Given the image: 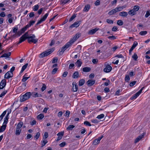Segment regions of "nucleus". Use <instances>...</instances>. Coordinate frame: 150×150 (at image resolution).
I'll use <instances>...</instances> for the list:
<instances>
[{
  "instance_id": "54",
  "label": "nucleus",
  "mask_w": 150,
  "mask_h": 150,
  "mask_svg": "<svg viewBox=\"0 0 150 150\" xmlns=\"http://www.w3.org/2000/svg\"><path fill=\"white\" fill-rule=\"evenodd\" d=\"M48 137V134L47 132H45L44 133V135L43 136V139H46Z\"/></svg>"
},
{
  "instance_id": "12",
  "label": "nucleus",
  "mask_w": 150,
  "mask_h": 150,
  "mask_svg": "<svg viewBox=\"0 0 150 150\" xmlns=\"http://www.w3.org/2000/svg\"><path fill=\"white\" fill-rule=\"evenodd\" d=\"M95 82V80L92 79H89L87 82L86 83L87 84L88 86H91L93 85Z\"/></svg>"
},
{
  "instance_id": "11",
  "label": "nucleus",
  "mask_w": 150,
  "mask_h": 150,
  "mask_svg": "<svg viewBox=\"0 0 150 150\" xmlns=\"http://www.w3.org/2000/svg\"><path fill=\"white\" fill-rule=\"evenodd\" d=\"M112 69V68L110 66L108 65L104 69V71L105 72H109L111 71Z\"/></svg>"
},
{
  "instance_id": "44",
  "label": "nucleus",
  "mask_w": 150,
  "mask_h": 150,
  "mask_svg": "<svg viewBox=\"0 0 150 150\" xmlns=\"http://www.w3.org/2000/svg\"><path fill=\"white\" fill-rule=\"evenodd\" d=\"M7 90H4V91L2 92L0 95V97H2L3 96H4L7 93Z\"/></svg>"
},
{
  "instance_id": "42",
  "label": "nucleus",
  "mask_w": 150,
  "mask_h": 150,
  "mask_svg": "<svg viewBox=\"0 0 150 150\" xmlns=\"http://www.w3.org/2000/svg\"><path fill=\"white\" fill-rule=\"evenodd\" d=\"M132 58L134 59V60L136 61L137 60L138 57L137 54L134 53V55L132 56Z\"/></svg>"
},
{
  "instance_id": "50",
  "label": "nucleus",
  "mask_w": 150,
  "mask_h": 150,
  "mask_svg": "<svg viewBox=\"0 0 150 150\" xmlns=\"http://www.w3.org/2000/svg\"><path fill=\"white\" fill-rule=\"evenodd\" d=\"M40 134L39 132H37L36 135L35 136V138L36 139V140H37L39 138Z\"/></svg>"
},
{
  "instance_id": "41",
  "label": "nucleus",
  "mask_w": 150,
  "mask_h": 150,
  "mask_svg": "<svg viewBox=\"0 0 150 150\" xmlns=\"http://www.w3.org/2000/svg\"><path fill=\"white\" fill-rule=\"evenodd\" d=\"M117 24L119 25H123V21L121 20H118L117 22Z\"/></svg>"
},
{
  "instance_id": "34",
  "label": "nucleus",
  "mask_w": 150,
  "mask_h": 150,
  "mask_svg": "<svg viewBox=\"0 0 150 150\" xmlns=\"http://www.w3.org/2000/svg\"><path fill=\"white\" fill-rule=\"evenodd\" d=\"M139 95L136 93L135 94H134L132 97L131 98V99L132 100L136 99Z\"/></svg>"
},
{
  "instance_id": "28",
  "label": "nucleus",
  "mask_w": 150,
  "mask_h": 150,
  "mask_svg": "<svg viewBox=\"0 0 150 150\" xmlns=\"http://www.w3.org/2000/svg\"><path fill=\"white\" fill-rule=\"evenodd\" d=\"M79 75V72L77 71H76L73 74L72 77L74 79H76L78 77Z\"/></svg>"
},
{
  "instance_id": "24",
  "label": "nucleus",
  "mask_w": 150,
  "mask_h": 150,
  "mask_svg": "<svg viewBox=\"0 0 150 150\" xmlns=\"http://www.w3.org/2000/svg\"><path fill=\"white\" fill-rule=\"evenodd\" d=\"M31 95L32 96L35 97H40L42 96L41 94H38L37 93H33Z\"/></svg>"
},
{
  "instance_id": "45",
  "label": "nucleus",
  "mask_w": 150,
  "mask_h": 150,
  "mask_svg": "<svg viewBox=\"0 0 150 150\" xmlns=\"http://www.w3.org/2000/svg\"><path fill=\"white\" fill-rule=\"evenodd\" d=\"M147 33V32L146 31H142L140 32L139 34L142 35H144Z\"/></svg>"
},
{
  "instance_id": "49",
  "label": "nucleus",
  "mask_w": 150,
  "mask_h": 150,
  "mask_svg": "<svg viewBox=\"0 0 150 150\" xmlns=\"http://www.w3.org/2000/svg\"><path fill=\"white\" fill-rule=\"evenodd\" d=\"M91 121L92 122L94 123H98L99 122L96 119H92Z\"/></svg>"
},
{
  "instance_id": "8",
  "label": "nucleus",
  "mask_w": 150,
  "mask_h": 150,
  "mask_svg": "<svg viewBox=\"0 0 150 150\" xmlns=\"http://www.w3.org/2000/svg\"><path fill=\"white\" fill-rule=\"evenodd\" d=\"M13 73H11L10 71H8L4 75V78L5 79H8L13 76Z\"/></svg>"
},
{
  "instance_id": "38",
  "label": "nucleus",
  "mask_w": 150,
  "mask_h": 150,
  "mask_svg": "<svg viewBox=\"0 0 150 150\" xmlns=\"http://www.w3.org/2000/svg\"><path fill=\"white\" fill-rule=\"evenodd\" d=\"M130 80V77L129 75H126L125 78V81L126 82H128Z\"/></svg>"
},
{
  "instance_id": "23",
  "label": "nucleus",
  "mask_w": 150,
  "mask_h": 150,
  "mask_svg": "<svg viewBox=\"0 0 150 150\" xmlns=\"http://www.w3.org/2000/svg\"><path fill=\"white\" fill-rule=\"evenodd\" d=\"M6 125L3 124L1 126L0 128V133L3 132L6 129Z\"/></svg>"
},
{
  "instance_id": "1",
  "label": "nucleus",
  "mask_w": 150,
  "mask_h": 150,
  "mask_svg": "<svg viewBox=\"0 0 150 150\" xmlns=\"http://www.w3.org/2000/svg\"><path fill=\"white\" fill-rule=\"evenodd\" d=\"M26 39H28V42L29 43L31 42L36 43L38 41V39L36 38L35 35L32 34L31 36H29L28 32H26L20 38L19 42L17 43V44L18 45L21 43Z\"/></svg>"
},
{
  "instance_id": "20",
  "label": "nucleus",
  "mask_w": 150,
  "mask_h": 150,
  "mask_svg": "<svg viewBox=\"0 0 150 150\" xmlns=\"http://www.w3.org/2000/svg\"><path fill=\"white\" fill-rule=\"evenodd\" d=\"M127 15V13L125 11H122L119 13V15L122 17H126Z\"/></svg>"
},
{
  "instance_id": "3",
  "label": "nucleus",
  "mask_w": 150,
  "mask_h": 150,
  "mask_svg": "<svg viewBox=\"0 0 150 150\" xmlns=\"http://www.w3.org/2000/svg\"><path fill=\"white\" fill-rule=\"evenodd\" d=\"M54 50L53 48L51 49L48 51H45L41 53L40 54V58H43L47 56L51 53Z\"/></svg>"
},
{
  "instance_id": "39",
  "label": "nucleus",
  "mask_w": 150,
  "mask_h": 150,
  "mask_svg": "<svg viewBox=\"0 0 150 150\" xmlns=\"http://www.w3.org/2000/svg\"><path fill=\"white\" fill-rule=\"evenodd\" d=\"M139 8V7L138 6H134L133 8V10L136 12L137 11H138Z\"/></svg>"
},
{
  "instance_id": "33",
  "label": "nucleus",
  "mask_w": 150,
  "mask_h": 150,
  "mask_svg": "<svg viewBox=\"0 0 150 150\" xmlns=\"http://www.w3.org/2000/svg\"><path fill=\"white\" fill-rule=\"evenodd\" d=\"M44 116L43 114L41 113L38 115L37 117V118L39 120H41L44 117Z\"/></svg>"
},
{
  "instance_id": "37",
  "label": "nucleus",
  "mask_w": 150,
  "mask_h": 150,
  "mask_svg": "<svg viewBox=\"0 0 150 150\" xmlns=\"http://www.w3.org/2000/svg\"><path fill=\"white\" fill-rule=\"evenodd\" d=\"M75 126L73 125H70L67 128V130H71L74 128Z\"/></svg>"
},
{
  "instance_id": "31",
  "label": "nucleus",
  "mask_w": 150,
  "mask_h": 150,
  "mask_svg": "<svg viewBox=\"0 0 150 150\" xmlns=\"http://www.w3.org/2000/svg\"><path fill=\"white\" fill-rule=\"evenodd\" d=\"M21 131V129L16 128L15 133L17 135H19L20 134Z\"/></svg>"
},
{
  "instance_id": "59",
  "label": "nucleus",
  "mask_w": 150,
  "mask_h": 150,
  "mask_svg": "<svg viewBox=\"0 0 150 150\" xmlns=\"http://www.w3.org/2000/svg\"><path fill=\"white\" fill-rule=\"evenodd\" d=\"M28 65V64L26 63L25 65H24L22 67V69L23 70H24L27 68Z\"/></svg>"
},
{
  "instance_id": "55",
  "label": "nucleus",
  "mask_w": 150,
  "mask_h": 150,
  "mask_svg": "<svg viewBox=\"0 0 150 150\" xmlns=\"http://www.w3.org/2000/svg\"><path fill=\"white\" fill-rule=\"evenodd\" d=\"M84 124L87 126H91V124L90 123L88 122V121L84 122Z\"/></svg>"
},
{
  "instance_id": "64",
  "label": "nucleus",
  "mask_w": 150,
  "mask_h": 150,
  "mask_svg": "<svg viewBox=\"0 0 150 150\" xmlns=\"http://www.w3.org/2000/svg\"><path fill=\"white\" fill-rule=\"evenodd\" d=\"M117 30V28L116 26H114L112 29V31L116 32Z\"/></svg>"
},
{
  "instance_id": "51",
  "label": "nucleus",
  "mask_w": 150,
  "mask_h": 150,
  "mask_svg": "<svg viewBox=\"0 0 150 150\" xmlns=\"http://www.w3.org/2000/svg\"><path fill=\"white\" fill-rule=\"evenodd\" d=\"M76 16L74 14L69 19V21L70 22L71 21L76 17Z\"/></svg>"
},
{
  "instance_id": "26",
  "label": "nucleus",
  "mask_w": 150,
  "mask_h": 150,
  "mask_svg": "<svg viewBox=\"0 0 150 150\" xmlns=\"http://www.w3.org/2000/svg\"><path fill=\"white\" fill-rule=\"evenodd\" d=\"M82 64V62H81V59H79L77 60L76 63V64L78 67H79L81 66Z\"/></svg>"
},
{
  "instance_id": "4",
  "label": "nucleus",
  "mask_w": 150,
  "mask_h": 150,
  "mask_svg": "<svg viewBox=\"0 0 150 150\" xmlns=\"http://www.w3.org/2000/svg\"><path fill=\"white\" fill-rule=\"evenodd\" d=\"M71 46V45L70 43H69L68 42L64 45V46L62 47L59 50V54H62L64 52L65 50L68 48L69 47Z\"/></svg>"
},
{
  "instance_id": "46",
  "label": "nucleus",
  "mask_w": 150,
  "mask_h": 150,
  "mask_svg": "<svg viewBox=\"0 0 150 150\" xmlns=\"http://www.w3.org/2000/svg\"><path fill=\"white\" fill-rule=\"evenodd\" d=\"M106 22L110 24H112L113 23V22L112 20H110L109 19H106Z\"/></svg>"
},
{
  "instance_id": "13",
  "label": "nucleus",
  "mask_w": 150,
  "mask_h": 150,
  "mask_svg": "<svg viewBox=\"0 0 150 150\" xmlns=\"http://www.w3.org/2000/svg\"><path fill=\"white\" fill-rule=\"evenodd\" d=\"M80 22V21H78L76 22H75L73 24L71 25L69 27L70 28L77 27L79 25Z\"/></svg>"
},
{
  "instance_id": "60",
  "label": "nucleus",
  "mask_w": 150,
  "mask_h": 150,
  "mask_svg": "<svg viewBox=\"0 0 150 150\" xmlns=\"http://www.w3.org/2000/svg\"><path fill=\"white\" fill-rule=\"evenodd\" d=\"M66 144V143L65 142H62L61 143L59 144V146L61 147H64Z\"/></svg>"
},
{
  "instance_id": "43",
  "label": "nucleus",
  "mask_w": 150,
  "mask_h": 150,
  "mask_svg": "<svg viewBox=\"0 0 150 150\" xmlns=\"http://www.w3.org/2000/svg\"><path fill=\"white\" fill-rule=\"evenodd\" d=\"M138 45V43L137 41H134V42L133 44L131 47L133 48V49L135 48L136 47V46Z\"/></svg>"
},
{
  "instance_id": "47",
  "label": "nucleus",
  "mask_w": 150,
  "mask_h": 150,
  "mask_svg": "<svg viewBox=\"0 0 150 150\" xmlns=\"http://www.w3.org/2000/svg\"><path fill=\"white\" fill-rule=\"evenodd\" d=\"M104 117V115L103 114H102L99 115H98L97 118L99 119H100L102 118H103Z\"/></svg>"
},
{
  "instance_id": "62",
  "label": "nucleus",
  "mask_w": 150,
  "mask_h": 150,
  "mask_svg": "<svg viewBox=\"0 0 150 150\" xmlns=\"http://www.w3.org/2000/svg\"><path fill=\"white\" fill-rule=\"evenodd\" d=\"M117 12L122 11V9L121 6L117 7L115 8Z\"/></svg>"
},
{
  "instance_id": "16",
  "label": "nucleus",
  "mask_w": 150,
  "mask_h": 150,
  "mask_svg": "<svg viewBox=\"0 0 150 150\" xmlns=\"http://www.w3.org/2000/svg\"><path fill=\"white\" fill-rule=\"evenodd\" d=\"M144 137V135H141L138 136L135 140L134 143H137L140 140H141L142 138Z\"/></svg>"
},
{
  "instance_id": "21",
  "label": "nucleus",
  "mask_w": 150,
  "mask_h": 150,
  "mask_svg": "<svg viewBox=\"0 0 150 150\" xmlns=\"http://www.w3.org/2000/svg\"><path fill=\"white\" fill-rule=\"evenodd\" d=\"M90 8V6L89 4H87L85 6L83 9V11L86 12H88Z\"/></svg>"
},
{
  "instance_id": "29",
  "label": "nucleus",
  "mask_w": 150,
  "mask_h": 150,
  "mask_svg": "<svg viewBox=\"0 0 150 150\" xmlns=\"http://www.w3.org/2000/svg\"><path fill=\"white\" fill-rule=\"evenodd\" d=\"M26 74H25L23 77V78L22 79V81L23 82H25L29 78V77H26Z\"/></svg>"
},
{
  "instance_id": "58",
  "label": "nucleus",
  "mask_w": 150,
  "mask_h": 150,
  "mask_svg": "<svg viewBox=\"0 0 150 150\" xmlns=\"http://www.w3.org/2000/svg\"><path fill=\"white\" fill-rule=\"evenodd\" d=\"M57 70V68H55L53 69L52 71V74H54L56 73V71Z\"/></svg>"
},
{
  "instance_id": "63",
  "label": "nucleus",
  "mask_w": 150,
  "mask_h": 150,
  "mask_svg": "<svg viewBox=\"0 0 150 150\" xmlns=\"http://www.w3.org/2000/svg\"><path fill=\"white\" fill-rule=\"evenodd\" d=\"M18 30V28L17 27H15L13 28V33H17V31Z\"/></svg>"
},
{
  "instance_id": "14",
  "label": "nucleus",
  "mask_w": 150,
  "mask_h": 150,
  "mask_svg": "<svg viewBox=\"0 0 150 150\" xmlns=\"http://www.w3.org/2000/svg\"><path fill=\"white\" fill-rule=\"evenodd\" d=\"M99 29L97 28H95L89 31L88 32V33L89 35H93Z\"/></svg>"
},
{
  "instance_id": "25",
  "label": "nucleus",
  "mask_w": 150,
  "mask_h": 150,
  "mask_svg": "<svg viewBox=\"0 0 150 150\" xmlns=\"http://www.w3.org/2000/svg\"><path fill=\"white\" fill-rule=\"evenodd\" d=\"M136 12L134 11L133 9L130 10L129 12H128V14L130 15L131 16H133L135 14H136Z\"/></svg>"
},
{
  "instance_id": "2",
  "label": "nucleus",
  "mask_w": 150,
  "mask_h": 150,
  "mask_svg": "<svg viewBox=\"0 0 150 150\" xmlns=\"http://www.w3.org/2000/svg\"><path fill=\"white\" fill-rule=\"evenodd\" d=\"M31 93L28 92L26 93L24 95L20 96V101L21 102H23L28 99L31 96Z\"/></svg>"
},
{
  "instance_id": "18",
  "label": "nucleus",
  "mask_w": 150,
  "mask_h": 150,
  "mask_svg": "<svg viewBox=\"0 0 150 150\" xmlns=\"http://www.w3.org/2000/svg\"><path fill=\"white\" fill-rule=\"evenodd\" d=\"M26 30L25 29L23 28H22L20 30L18 31L17 32V35L20 36Z\"/></svg>"
},
{
  "instance_id": "56",
  "label": "nucleus",
  "mask_w": 150,
  "mask_h": 150,
  "mask_svg": "<svg viewBox=\"0 0 150 150\" xmlns=\"http://www.w3.org/2000/svg\"><path fill=\"white\" fill-rule=\"evenodd\" d=\"M150 15V12L149 11H146V13L145 15V18L148 17Z\"/></svg>"
},
{
  "instance_id": "30",
  "label": "nucleus",
  "mask_w": 150,
  "mask_h": 150,
  "mask_svg": "<svg viewBox=\"0 0 150 150\" xmlns=\"http://www.w3.org/2000/svg\"><path fill=\"white\" fill-rule=\"evenodd\" d=\"M85 83V80L83 79H81L79 81V86H81L83 85Z\"/></svg>"
},
{
  "instance_id": "22",
  "label": "nucleus",
  "mask_w": 150,
  "mask_h": 150,
  "mask_svg": "<svg viewBox=\"0 0 150 150\" xmlns=\"http://www.w3.org/2000/svg\"><path fill=\"white\" fill-rule=\"evenodd\" d=\"M6 125L3 124L1 126L0 128V133L3 132L6 129Z\"/></svg>"
},
{
  "instance_id": "36",
  "label": "nucleus",
  "mask_w": 150,
  "mask_h": 150,
  "mask_svg": "<svg viewBox=\"0 0 150 150\" xmlns=\"http://www.w3.org/2000/svg\"><path fill=\"white\" fill-rule=\"evenodd\" d=\"M8 117H5L4 119V122L3 124L6 125L8 122Z\"/></svg>"
},
{
  "instance_id": "9",
  "label": "nucleus",
  "mask_w": 150,
  "mask_h": 150,
  "mask_svg": "<svg viewBox=\"0 0 150 150\" xmlns=\"http://www.w3.org/2000/svg\"><path fill=\"white\" fill-rule=\"evenodd\" d=\"M103 137V136L98 137L97 139L94 140L93 142V144L94 145L98 144L100 142V140Z\"/></svg>"
},
{
  "instance_id": "52",
  "label": "nucleus",
  "mask_w": 150,
  "mask_h": 150,
  "mask_svg": "<svg viewBox=\"0 0 150 150\" xmlns=\"http://www.w3.org/2000/svg\"><path fill=\"white\" fill-rule=\"evenodd\" d=\"M47 142V141L46 140H43L42 141V147L44 146L46 143Z\"/></svg>"
},
{
  "instance_id": "53",
  "label": "nucleus",
  "mask_w": 150,
  "mask_h": 150,
  "mask_svg": "<svg viewBox=\"0 0 150 150\" xmlns=\"http://www.w3.org/2000/svg\"><path fill=\"white\" fill-rule=\"evenodd\" d=\"M115 57L118 58H121L122 60L123 61L124 60V57L123 56L122 54L117 55Z\"/></svg>"
},
{
  "instance_id": "48",
  "label": "nucleus",
  "mask_w": 150,
  "mask_h": 150,
  "mask_svg": "<svg viewBox=\"0 0 150 150\" xmlns=\"http://www.w3.org/2000/svg\"><path fill=\"white\" fill-rule=\"evenodd\" d=\"M117 37H115L114 36L112 35L111 36H109L108 37V38L109 39L112 40H115L116 39Z\"/></svg>"
},
{
  "instance_id": "19",
  "label": "nucleus",
  "mask_w": 150,
  "mask_h": 150,
  "mask_svg": "<svg viewBox=\"0 0 150 150\" xmlns=\"http://www.w3.org/2000/svg\"><path fill=\"white\" fill-rule=\"evenodd\" d=\"M11 52H8V53H5L0 57V58L6 57L8 58L11 55Z\"/></svg>"
},
{
  "instance_id": "17",
  "label": "nucleus",
  "mask_w": 150,
  "mask_h": 150,
  "mask_svg": "<svg viewBox=\"0 0 150 150\" xmlns=\"http://www.w3.org/2000/svg\"><path fill=\"white\" fill-rule=\"evenodd\" d=\"M117 12L116 8L112 9L108 13V14L110 16L112 15Z\"/></svg>"
},
{
  "instance_id": "6",
  "label": "nucleus",
  "mask_w": 150,
  "mask_h": 150,
  "mask_svg": "<svg viewBox=\"0 0 150 150\" xmlns=\"http://www.w3.org/2000/svg\"><path fill=\"white\" fill-rule=\"evenodd\" d=\"M48 13H47L46 14H45L44 16L41 18L40 20L36 24L35 26H36L40 24L41 23H42L43 21H45L46 18H47V17L48 16Z\"/></svg>"
},
{
  "instance_id": "10",
  "label": "nucleus",
  "mask_w": 150,
  "mask_h": 150,
  "mask_svg": "<svg viewBox=\"0 0 150 150\" xmlns=\"http://www.w3.org/2000/svg\"><path fill=\"white\" fill-rule=\"evenodd\" d=\"M64 131L60 132L58 133L57 135L58 136V137L57 140V141H58L60 140L62 138V137L64 136Z\"/></svg>"
},
{
  "instance_id": "35",
  "label": "nucleus",
  "mask_w": 150,
  "mask_h": 150,
  "mask_svg": "<svg viewBox=\"0 0 150 150\" xmlns=\"http://www.w3.org/2000/svg\"><path fill=\"white\" fill-rule=\"evenodd\" d=\"M23 125V123L22 122H19L17 125L16 128L20 129V128L22 127Z\"/></svg>"
},
{
  "instance_id": "57",
  "label": "nucleus",
  "mask_w": 150,
  "mask_h": 150,
  "mask_svg": "<svg viewBox=\"0 0 150 150\" xmlns=\"http://www.w3.org/2000/svg\"><path fill=\"white\" fill-rule=\"evenodd\" d=\"M46 86L44 84H43L42 85V86L41 88V90L42 91H44L46 88Z\"/></svg>"
},
{
  "instance_id": "7",
  "label": "nucleus",
  "mask_w": 150,
  "mask_h": 150,
  "mask_svg": "<svg viewBox=\"0 0 150 150\" xmlns=\"http://www.w3.org/2000/svg\"><path fill=\"white\" fill-rule=\"evenodd\" d=\"M6 81L5 79L2 80L0 83V89H3L6 86Z\"/></svg>"
},
{
  "instance_id": "27",
  "label": "nucleus",
  "mask_w": 150,
  "mask_h": 150,
  "mask_svg": "<svg viewBox=\"0 0 150 150\" xmlns=\"http://www.w3.org/2000/svg\"><path fill=\"white\" fill-rule=\"evenodd\" d=\"M91 70V68L89 67H85L83 69V71L85 72H88Z\"/></svg>"
},
{
  "instance_id": "5",
  "label": "nucleus",
  "mask_w": 150,
  "mask_h": 150,
  "mask_svg": "<svg viewBox=\"0 0 150 150\" xmlns=\"http://www.w3.org/2000/svg\"><path fill=\"white\" fill-rule=\"evenodd\" d=\"M80 36V35L79 34H76L74 37L72 38L68 42V43H70L71 45L74 43V42L77 40Z\"/></svg>"
},
{
  "instance_id": "32",
  "label": "nucleus",
  "mask_w": 150,
  "mask_h": 150,
  "mask_svg": "<svg viewBox=\"0 0 150 150\" xmlns=\"http://www.w3.org/2000/svg\"><path fill=\"white\" fill-rule=\"evenodd\" d=\"M6 111H4L0 116V122L2 120L4 117L6 115Z\"/></svg>"
},
{
  "instance_id": "40",
  "label": "nucleus",
  "mask_w": 150,
  "mask_h": 150,
  "mask_svg": "<svg viewBox=\"0 0 150 150\" xmlns=\"http://www.w3.org/2000/svg\"><path fill=\"white\" fill-rule=\"evenodd\" d=\"M39 6L38 5H35L33 7V9L35 11H37L38 9Z\"/></svg>"
},
{
  "instance_id": "15",
  "label": "nucleus",
  "mask_w": 150,
  "mask_h": 150,
  "mask_svg": "<svg viewBox=\"0 0 150 150\" xmlns=\"http://www.w3.org/2000/svg\"><path fill=\"white\" fill-rule=\"evenodd\" d=\"M73 87L72 89V91L74 92H76L77 91L78 89V86L76 84L74 83V82L72 83Z\"/></svg>"
},
{
  "instance_id": "61",
  "label": "nucleus",
  "mask_w": 150,
  "mask_h": 150,
  "mask_svg": "<svg viewBox=\"0 0 150 150\" xmlns=\"http://www.w3.org/2000/svg\"><path fill=\"white\" fill-rule=\"evenodd\" d=\"M136 82V81H132L130 83L129 85L130 86H134Z\"/></svg>"
}]
</instances>
